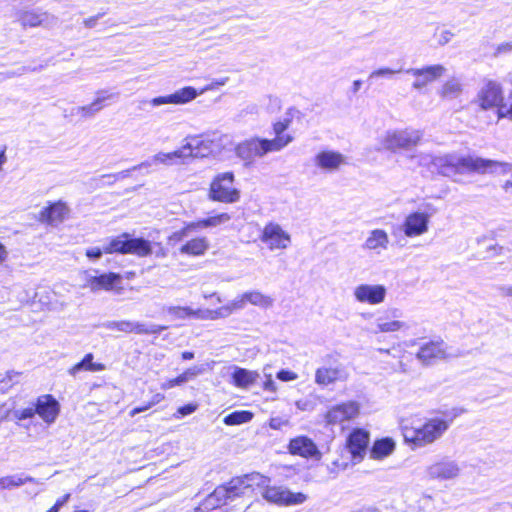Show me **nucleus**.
<instances>
[{
    "instance_id": "obj_17",
    "label": "nucleus",
    "mask_w": 512,
    "mask_h": 512,
    "mask_svg": "<svg viewBox=\"0 0 512 512\" xmlns=\"http://www.w3.org/2000/svg\"><path fill=\"white\" fill-rule=\"evenodd\" d=\"M360 404L357 401H346L332 406L326 413L325 419L328 424H343L358 417Z\"/></svg>"
},
{
    "instance_id": "obj_5",
    "label": "nucleus",
    "mask_w": 512,
    "mask_h": 512,
    "mask_svg": "<svg viewBox=\"0 0 512 512\" xmlns=\"http://www.w3.org/2000/svg\"><path fill=\"white\" fill-rule=\"evenodd\" d=\"M281 140L269 141V139L254 137L247 139L236 146V154L246 164L253 163L257 158H262L268 153L281 151Z\"/></svg>"
},
{
    "instance_id": "obj_6",
    "label": "nucleus",
    "mask_w": 512,
    "mask_h": 512,
    "mask_svg": "<svg viewBox=\"0 0 512 512\" xmlns=\"http://www.w3.org/2000/svg\"><path fill=\"white\" fill-rule=\"evenodd\" d=\"M245 494L244 477L232 479L227 485L218 486L203 502V510H214L228 500Z\"/></svg>"
},
{
    "instance_id": "obj_54",
    "label": "nucleus",
    "mask_w": 512,
    "mask_h": 512,
    "mask_svg": "<svg viewBox=\"0 0 512 512\" xmlns=\"http://www.w3.org/2000/svg\"><path fill=\"white\" fill-rule=\"evenodd\" d=\"M511 51H512V43L511 42H504V43L499 44L495 48L494 54L496 56H498V55H502V54H508Z\"/></svg>"
},
{
    "instance_id": "obj_14",
    "label": "nucleus",
    "mask_w": 512,
    "mask_h": 512,
    "mask_svg": "<svg viewBox=\"0 0 512 512\" xmlns=\"http://www.w3.org/2000/svg\"><path fill=\"white\" fill-rule=\"evenodd\" d=\"M353 297L361 304L380 305L387 297V288L382 284L362 283L353 289Z\"/></svg>"
},
{
    "instance_id": "obj_10",
    "label": "nucleus",
    "mask_w": 512,
    "mask_h": 512,
    "mask_svg": "<svg viewBox=\"0 0 512 512\" xmlns=\"http://www.w3.org/2000/svg\"><path fill=\"white\" fill-rule=\"evenodd\" d=\"M431 217L432 213L424 211L409 213L399 229L408 238L420 237L428 232Z\"/></svg>"
},
{
    "instance_id": "obj_30",
    "label": "nucleus",
    "mask_w": 512,
    "mask_h": 512,
    "mask_svg": "<svg viewBox=\"0 0 512 512\" xmlns=\"http://www.w3.org/2000/svg\"><path fill=\"white\" fill-rule=\"evenodd\" d=\"M93 358L94 356L92 353L86 354L79 363L73 365L68 370V373L75 377L81 371L98 372L105 370V365L102 363H94Z\"/></svg>"
},
{
    "instance_id": "obj_11",
    "label": "nucleus",
    "mask_w": 512,
    "mask_h": 512,
    "mask_svg": "<svg viewBox=\"0 0 512 512\" xmlns=\"http://www.w3.org/2000/svg\"><path fill=\"white\" fill-rule=\"evenodd\" d=\"M349 372L344 364L335 361L330 365H323L315 370V383L320 387H328L336 382H345Z\"/></svg>"
},
{
    "instance_id": "obj_55",
    "label": "nucleus",
    "mask_w": 512,
    "mask_h": 512,
    "mask_svg": "<svg viewBox=\"0 0 512 512\" xmlns=\"http://www.w3.org/2000/svg\"><path fill=\"white\" fill-rule=\"evenodd\" d=\"M227 80H228L227 77H223V78H220V79L213 80L209 85H207L204 89H202L200 91V94L203 93L206 90H213V89H216V88H218L220 86L225 85Z\"/></svg>"
},
{
    "instance_id": "obj_20",
    "label": "nucleus",
    "mask_w": 512,
    "mask_h": 512,
    "mask_svg": "<svg viewBox=\"0 0 512 512\" xmlns=\"http://www.w3.org/2000/svg\"><path fill=\"white\" fill-rule=\"evenodd\" d=\"M120 283L121 276L116 273H104L99 276L86 274L84 287L89 288L92 292L110 291L117 288Z\"/></svg>"
},
{
    "instance_id": "obj_12",
    "label": "nucleus",
    "mask_w": 512,
    "mask_h": 512,
    "mask_svg": "<svg viewBox=\"0 0 512 512\" xmlns=\"http://www.w3.org/2000/svg\"><path fill=\"white\" fill-rule=\"evenodd\" d=\"M108 330L119 331L123 333H135L143 335L160 334L167 329V326L158 324H146L130 320L108 321L104 324Z\"/></svg>"
},
{
    "instance_id": "obj_53",
    "label": "nucleus",
    "mask_w": 512,
    "mask_h": 512,
    "mask_svg": "<svg viewBox=\"0 0 512 512\" xmlns=\"http://www.w3.org/2000/svg\"><path fill=\"white\" fill-rule=\"evenodd\" d=\"M104 252V245L102 248L99 247H91L86 250V256L91 259H99Z\"/></svg>"
},
{
    "instance_id": "obj_13",
    "label": "nucleus",
    "mask_w": 512,
    "mask_h": 512,
    "mask_svg": "<svg viewBox=\"0 0 512 512\" xmlns=\"http://www.w3.org/2000/svg\"><path fill=\"white\" fill-rule=\"evenodd\" d=\"M425 474L430 480L450 481L454 480L461 474L459 464L449 458H442L425 469Z\"/></svg>"
},
{
    "instance_id": "obj_36",
    "label": "nucleus",
    "mask_w": 512,
    "mask_h": 512,
    "mask_svg": "<svg viewBox=\"0 0 512 512\" xmlns=\"http://www.w3.org/2000/svg\"><path fill=\"white\" fill-rule=\"evenodd\" d=\"M442 74V66H427L424 69L421 70H415L414 75H416L418 78L414 85L416 87H420L424 85L428 81H432Z\"/></svg>"
},
{
    "instance_id": "obj_24",
    "label": "nucleus",
    "mask_w": 512,
    "mask_h": 512,
    "mask_svg": "<svg viewBox=\"0 0 512 512\" xmlns=\"http://www.w3.org/2000/svg\"><path fill=\"white\" fill-rule=\"evenodd\" d=\"M70 209L62 201L55 202L40 212L39 220L52 226L62 223L69 215Z\"/></svg>"
},
{
    "instance_id": "obj_34",
    "label": "nucleus",
    "mask_w": 512,
    "mask_h": 512,
    "mask_svg": "<svg viewBox=\"0 0 512 512\" xmlns=\"http://www.w3.org/2000/svg\"><path fill=\"white\" fill-rule=\"evenodd\" d=\"M407 328V324L400 320H389L387 318L380 317L376 320L374 333H392L404 330Z\"/></svg>"
},
{
    "instance_id": "obj_49",
    "label": "nucleus",
    "mask_w": 512,
    "mask_h": 512,
    "mask_svg": "<svg viewBox=\"0 0 512 512\" xmlns=\"http://www.w3.org/2000/svg\"><path fill=\"white\" fill-rule=\"evenodd\" d=\"M289 425V420L282 417H273L269 421V427L274 430H279Z\"/></svg>"
},
{
    "instance_id": "obj_16",
    "label": "nucleus",
    "mask_w": 512,
    "mask_h": 512,
    "mask_svg": "<svg viewBox=\"0 0 512 512\" xmlns=\"http://www.w3.org/2000/svg\"><path fill=\"white\" fill-rule=\"evenodd\" d=\"M478 102L484 110L498 108V117L500 118V108L506 105L500 84L494 81L485 83L478 93Z\"/></svg>"
},
{
    "instance_id": "obj_43",
    "label": "nucleus",
    "mask_w": 512,
    "mask_h": 512,
    "mask_svg": "<svg viewBox=\"0 0 512 512\" xmlns=\"http://www.w3.org/2000/svg\"><path fill=\"white\" fill-rule=\"evenodd\" d=\"M462 92V84L457 79L447 81L442 88V95L447 98H456Z\"/></svg>"
},
{
    "instance_id": "obj_21",
    "label": "nucleus",
    "mask_w": 512,
    "mask_h": 512,
    "mask_svg": "<svg viewBox=\"0 0 512 512\" xmlns=\"http://www.w3.org/2000/svg\"><path fill=\"white\" fill-rule=\"evenodd\" d=\"M390 246V237L384 229L376 228L370 230L362 244L365 251L380 255Z\"/></svg>"
},
{
    "instance_id": "obj_8",
    "label": "nucleus",
    "mask_w": 512,
    "mask_h": 512,
    "mask_svg": "<svg viewBox=\"0 0 512 512\" xmlns=\"http://www.w3.org/2000/svg\"><path fill=\"white\" fill-rule=\"evenodd\" d=\"M422 138L419 130L404 129L388 131L381 138V148L395 152L399 149H411L416 146Z\"/></svg>"
},
{
    "instance_id": "obj_38",
    "label": "nucleus",
    "mask_w": 512,
    "mask_h": 512,
    "mask_svg": "<svg viewBox=\"0 0 512 512\" xmlns=\"http://www.w3.org/2000/svg\"><path fill=\"white\" fill-rule=\"evenodd\" d=\"M395 448V443L391 439H382L379 441H376L372 450H371V456L374 459H381L388 455H390Z\"/></svg>"
},
{
    "instance_id": "obj_59",
    "label": "nucleus",
    "mask_w": 512,
    "mask_h": 512,
    "mask_svg": "<svg viewBox=\"0 0 512 512\" xmlns=\"http://www.w3.org/2000/svg\"><path fill=\"white\" fill-rule=\"evenodd\" d=\"M100 18V15L92 16L84 20V26L86 28H93L96 24L98 19Z\"/></svg>"
},
{
    "instance_id": "obj_4",
    "label": "nucleus",
    "mask_w": 512,
    "mask_h": 512,
    "mask_svg": "<svg viewBox=\"0 0 512 512\" xmlns=\"http://www.w3.org/2000/svg\"><path fill=\"white\" fill-rule=\"evenodd\" d=\"M451 421L441 418H428L419 426H405L403 436L414 448H422L439 440L449 429Z\"/></svg>"
},
{
    "instance_id": "obj_15",
    "label": "nucleus",
    "mask_w": 512,
    "mask_h": 512,
    "mask_svg": "<svg viewBox=\"0 0 512 512\" xmlns=\"http://www.w3.org/2000/svg\"><path fill=\"white\" fill-rule=\"evenodd\" d=\"M313 163L323 173H335L347 164V157L339 151L324 149L315 154Z\"/></svg>"
},
{
    "instance_id": "obj_37",
    "label": "nucleus",
    "mask_w": 512,
    "mask_h": 512,
    "mask_svg": "<svg viewBox=\"0 0 512 512\" xmlns=\"http://www.w3.org/2000/svg\"><path fill=\"white\" fill-rule=\"evenodd\" d=\"M128 234H122L116 238L110 239L104 243V252L107 254L127 252Z\"/></svg>"
},
{
    "instance_id": "obj_19",
    "label": "nucleus",
    "mask_w": 512,
    "mask_h": 512,
    "mask_svg": "<svg viewBox=\"0 0 512 512\" xmlns=\"http://www.w3.org/2000/svg\"><path fill=\"white\" fill-rule=\"evenodd\" d=\"M288 451L292 455L301 456L303 458H314L319 460L322 456L316 444L307 436H297L290 440Z\"/></svg>"
},
{
    "instance_id": "obj_64",
    "label": "nucleus",
    "mask_w": 512,
    "mask_h": 512,
    "mask_svg": "<svg viewBox=\"0 0 512 512\" xmlns=\"http://www.w3.org/2000/svg\"><path fill=\"white\" fill-rule=\"evenodd\" d=\"M188 381H190V380H189V378L185 375V373H184V372H183V373H181L179 376H177V377L175 378V382H176V384H177L178 386H181V385H183V384L187 383Z\"/></svg>"
},
{
    "instance_id": "obj_1",
    "label": "nucleus",
    "mask_w": 512,
    "mask_h": 512,
    "mask_svg": "<svg viewBox=\"0 0 512 512\" xmlns=\"http://www.w3.org/2000/svg\"><path fill=\"white\" fill-rule=\"evenodd\" d=\"M421 165H432L437 171L447 177L466 172L476 173H497L506 174L511 170L508 163L483 159L473 156H458L456 154H446L433 157L431 155L420 156Z\"/></svg>"
},
{
    "instance_id": "obj_52",
    "label": "nucleus",
    "mask_w": 512,
    "mask_h": 512,
    "mask_svg": "<svg viewBox=\"0 0 512 512\" xmlns=\"http://www.w3.org/2000/svg\"><path fill=\"white\" fill-rule=\"evenodd\" d=\"M265 377H266V380L263 383V389L265 391L272 392V393L277 392L278 387H277L276 383L274 382V380L272 379V375L268 374V375H265Z\"/></svg>"
},
{
    "instance_id": "obj_45",
    "label": "nucleus",
    "mask_w": 512,
    "mask_h": 512,
    "mask_svg": "<svg viewBox=\"0 0 512 512\" xmlns=\"http://www.w3.org/2000/svg\"><path fill=\"white\" fill-rule=\"evenodd\" d=\"M23 26L35 27L42 23V18L36 13L28 12L21 17Z\"/></svg>"
},
{
    "instance_id": "obj_18",
    "label": "nucleus",
    "mask_w": 512,
    "mask_h": 512,
    "mask_svg": "<svg viewBox=\"0 0 512 512\" xmlns=\"http://www.w3.org/2000/svg\"><path fill=\"white\" fill-rule=\"evenodd\" d=\"M450 354L447 352V346L442 340L426 342L420 346L416 358L423 365H431L438 360L446 359Z\"/></svg>"
},
{
    "instance_id": "obj_44",
    "label": "nucleus",
    "mask_w": 512,
    "mask_h": 512,
    "mask_svg": "<svg viewBox=\"0 0 512 512\" xmlns=\"http://www.w3.org/2000/svg\"><path fill=\"white\" fill-rule=\"evenodd\" d=\"M192 222L187 223L181 230H178L169 236L170 243H177L182 241L191 232L195 231V227H191Z\"/></svg>"
},
{
    "instance_id": "obj_61",
    "label": "nucleus",
    "mask_w": 512,
    "mask_h": 512,
    "mask_svg": "<svg viewBox=\"0 0 512 512\" xmlns=\"http://www.w3.org/2000/svg\"><path fill=\"white\" fill-rule=\"evenodd\" d=\"M175 386H178V385L175 382V378H173V379H169V380H166L163 383H161L160 387L163 390H169V389H172Z\"/></svg>"
},
{
    "instance_id": "obj_22",
    "label": "nucleus",
    "mask_w": 512,
    "mask_h": 512,
    "mask_svg": "<svg viewBox=\"0 0 512 512\" xmlns=\"http://www.w3.org/2000/svg\"><path fill=\"white\" fill-rule=\"evenodd\" d=\"M35 405V412L48 425L55 422L60 412V405L51 395L40 396Z\"/></svg>"
},
{
    "instance_id": "obj_41",
    "label": "nucleus",
    "mask_w": 512,
    "mask_h": 512,
    "mask_svg": "<svg viewBox=\"0 0 512 512\" xmlns=\"http://www.w3.org/2000/svg\"><path fill=\"white\" fill-rule=\"evenodd\" d=\"M414 508L420 512H434L436 510L435 499L432 495L423 493L416 501Z\"/></svg>"
},
{
    "instance_id": "obj_9",
    "label": "nucleus",
    "mask_w": 512,
    "mask_h": 512,
    "mask_svg": "<svg viewBox=\"0 0 512 512\" xmlns=\"http://www.w3.org/2000/svg\"><path fill=\"white\" fill-rule=\"evenodd\" d=\"M260 240L271 251L285 250L291 244V235L280 224L269 222L264 226Z\"/></svg>"
},
{
    "instance_id": "obj_40",
    "label": "nucleus",
    "mask_w": 512,
    "mask_h": 512,
    "mask_svg": "<svg viewBox=\"0 0 512 512\" xmlns=\"http://www.w3.org/2000/svg\"><path fill=\"white\" fill-rule=\"evenodd\" d=\"M253 418V414L249 411H235L224 418L226 425H239L249 422Z\"/></svg>"
},
{
    "instance_id": "obj_2",
    "label": "nucleus",
    "mask_w": 512,
    "mask_h": 512,
    "mask_svg": "<svg viewBox=\"0 0 512 512\" xmlns=\"http://www.w3.org/2000/svg\"><path fill=\"white\" fill-rule=\"evenodd\" d=\"M270 479L260 473H251L244 476L245 492L252 488H261V496L270 504L277 506H295L303 504L307 495L302 492H292L286 486L269 485Z\"/></svg>"
},
{
    "instance_id": "obj_23",
    "label": "nucleus",
    "mask_w": 512,
    "mask_h": 512,
    "mask_svg": "<svg viewBox=\"0 0 512 512\" xmlns=\"http://www.w3.org/2000/svg\"><path fill=\"white\" fill-rule=\"evenodd\" d=\"M165 312L174 320L196 319L207 321L210 320L209 309L197 308L190 306H168Z\"/></svg>"
},
{
    "instance_id": "obj_27",
    "label": "nucleus",
    "mask_w": 512,
    "mask_h": 512,
    "mask_svg": "<svg viewBox=\"0 0 512 512\" xmlns=\"http://www.w3.org/2000/svg\"><path fill=\"white\" fill-rule=\"evenodd\" d=\"M231 384L243 390L250 389L260 378L257 371L241 368L238 366L232 367Z\"/></svg>"
},
{
    "instance_id": "obj_28",
    "label": "nucleus",
    "mask_w": 512,
    "mask_h": 512,
    "mask_svg": "<svg viewBox=\"0 0 512 512\" xmlns=\"http://www.w3.org/2000/svg\"><path fill=\"white\" fill-rule=\"evenodd\" d=\"M368 433L363 430L353 431L348 438V448L354 458L361 457L368 444Z\"/></svg>"
},
{
    "instance_id": "obj_56",
    "label": "nucleus",
    "mask_w": 512,
    "mask_h": 512,
    "mask_svg": "<svg viewBox=\"0 0 512 512\" xmlns=\"http://www.w3.org/2000/svg\"><path fill=\"white\" fill-rule=\"evenodd\" d=\"M184 373L189 378V380H192L195 377H197L198 375H200L201 373H203V369L199 366H193V367L185 370Z\"/></svg>"
},
{
    "instance_id": "obj_51",
    "label": "nucleus",
    "mask_w": 512,
    "mask_h": 512,
    "mask_svg": "<svg viewBox=\"0 0 512 512\" xmlns=\"http://www.w3.org/2000/svg\"><path fill=\"white\" fill-rule=\"evenodd\" d=\"M400 72V70H397V71H394V70H391V69H388V68H385V69H379L377 71H374L370 74L369 76V80L372 81L374 80L375 78H379V77H388L390 76L391 74H394V73H398Z\"/></svg>"
},
{
    "instance_id": "obj_47",
    "label": "nucleus",
    "mask_w": 512,
    "mask_h": 512,
    "mask_svg": "<svg viewBox=\"0 0 512 512\" xmlns=\"http://www.w3.org/2000/svg\"><path fill=\"white\" fill-rule=\"evenodd\" d=\"M35 414V405L14 411V417L18 420L32 418Z\"/></svg>"
},
{
    "instance_id": "obj_62",
    "label": "nucleus",
    "mask_w": 512,
    "mask_h": 512,
    "mask_svg": "<svg viewBox=\"0 0 512 512\" xmlns=\"http://www.w3.org/2000/svg\"><path fill=\"white\" fill-rule=\"evenodd\" d=\"M69 498L70 494H66L62 498L58 499L53 506L57 507V510L59 511V509L69 500Z\"/></svg>"
},
{
    "instance_id": "obj_31",
    "label": "nucleus",
    "mask_w": 512,
    "mask_h": 512,
    "mask_svg": "<svg viewBox=\"0 0 512 512\" xmlns=\"http://www.w3.org/2000/svg\"><path fill=\"white\" fill-rule=\"evenodd\" d=\"M247 304L259 307L261 309H269L274 305V299L259 290L245 291Z\"/></svg>"
},
{
    "instance_id": "obj_63",
    "label": "nucleus",
    "mask_w": 512,
    "mask_h": 512,
    "mask_svg": "<svg viewBox=\"0 0 512 512\" xmlns=\"http://www.w3.org/2000/svg\"><path fill=\"white\" fill-rule=\"evenodd\" d=\"M188 381H190V380H189V378L185 375V373H184V372H183V373H181L179 376H177V377L175 378V382H176V384H177L178 386H181V385H183V384L187 383Z\"/></svg>"
},
{
    "instance_id": "obj_57",
    "label": "nucleus",
    "mask_w": 512,
    "mask_h": 512,
    "mask_svg": "<svg viewBox=\"0 0 512 512\" xmlns=\"http://www.w3.org/2000/svg\"><path fill=\"white\" fill-rule=\"evenodd\" d=\"M295 405L301 411H308L312 409V404L308 400H298Z\"/></svg>"
},
{
    "instance_id": "obj_33",
    "label": "nucleus",
    "mask_w": 512,
    "mask_h": 512,
    "mask_svg": "<svg viewBox=\"0 0 512 512\" xmlns=\"http://www.w3.org/2000/svg\"><path fill=\"white\" fill-rule=\"evenodd\" d=\"M231 219L230 214L228 213H220L214 216H210L205 219H200L192 222L191 227H195V230L205 229V228H214L221 226Z\"/></svg>"
},
{
    "instance_id": "obj_25",
    "label": "nucleus",
    "mask_w": 512,
    "mask_h": 512,
    "mask_svg": "<svg viewBox=\"0 0 512 512\" xmlns=\"http://www.w3.org/2000/svg\"><path fill=\"white\" fill-rule=\"evenodd\" d=\"M197 95H198V92L194 88L185 87L180 90H177L173 94L153 98L150 101V104L154 107L164 105V104L180 105V104H185V103L195 99L197 97Z\"/></svg>"
},
{
    "instance_id": "obj_58",
    "label": "nucleus",
    "mask_w": 512,
    "mask_h": 512,
    "mask_svg": "<svg viewBox=\"0 0 512 512\" xmlns=\"http://www.w3.org/2000/svg\"><path fill=\"white\" fill-rule=\"evenodd\" d=\"M9 252L7 247L0 242V265L5 263L8 260Z\"/></svg>"
},
{
    "instance_id": "obj_50",
    "label": "nucleus",
    "mask_w": 512,
    "mask_h": 512,
    "mask_svg": "<svg viewBox=\"0 0 512 512\" xmlns=\"http://www.w3.org/2000/svg\"><path fill=\"white\" fill-rule=\"evenodd\" d=\"M197 409V405L196 404H187L185 406H182V407H179L178 410H177V413L174 415V417L176 418H180L182 416H186V415H190L192 413H194Z\"/></svg>"
},
{
    "instance_id": "obj_39",
    "label": "nucleus",
    "mask_w": 512,
    "mask_h": 512,
    "mask_svg": "<svg viewBox=\"0 0 512 512\" xmlns=\"http://www.w3.org/2000/svg\"><path fill=\"white\" fill-rule=\"evenodd\" d=\"M112 95L107 97H98L95 101H93L90 105L87 106H79L73 109V112L76 115H82L83 117H91L98 111H100L103 107V102L106 99L111 98Z\"/></svg>"
},
{
    "instance_id": "obj_42",
    "label": "nucleus",
    "mask_w": 512,
    "mask_h": 512,
    "mask_svg": "<svg viewBox=\"0 0 512 512\" xmlns=\"http://www.w3.org/2000/svg\"><path fill=\"white\" fill-rule=\"evenodd\" d=\"M455 34L451 29L445 27H437L433 34V39L438 46L447 45L452 41Z\"/></svg>"
},
{
    "instance_id": "obj_29",
    "label": "nucleus",
    "mask_w": 512,
    "mask_h": 512,
    "mask_svg": "<svg viewBox=\"0 0 512 512\" xmlns=\"http://www.w3.org/2000/svg\"><path fill=\"white\" fill-rule=\"evenodd\" d=\"M209 249V241L206 237H196L181 246V254L189 256H202Z\"/></svg>"
},
{
    "instance_id": "obj_46",
    "label": "nucleus",
    "mask_w": 512,
    "mask_h": 512,
    "mask_svg": "<svg viewBox=\"0 0 512 512\" xmlns=\"http://www.w3.org/2000/svg\"><path fill=\"white\" fill-rule=\"evenodd\" d=\"M24 484V480L16 476H7L0 479V489H8Z\"/></svg>"
},
{
    "instance_id": "obj_35",
    "label": "nucleus",
    "mask_w": 512,
    "mask_h": 512,
    "mask_svg": "<svg viewBox=\"0 0 512 512\" xmlns=\"http://www.w3.org/2000/svg\"><path fill=\"white\" fill-rule=\"evenodd\" d=\"M289 125L290 119L288 118L277 121L273 124V132L275 134V137L273 139H269V141H278V139L281 140V150L293 141L292 135L284 133L289 127Z\"/></svg>"
},
{
    "instance_id": "obj_32",
    "label": "nucleus",
    "mask_w": 512,
    "mask_h": 512,
    "mask_svg": "<svg viewBox=\"0 0 512 512\" xmlns=\"http://www.w3.org/2000/svg\"><path fill=\"white\" fill-rule=\"evenodd\" d=\"M152 253L151 244L142 238H129L127 241L126 254H134L139 257H146Z\"/></svg>"
},
{
    "instance_id": "obj_3",
    "label": "nucleus",
    "mask_w": 512,
    "mask_h": 512,
    "mask_svg": "<svg viewBox=\"0 0 512 512\" xmlns=\"http://www.w3.org/2000/svg\"><path fill=\"white\" fill-rule=\"evenodd\" d=\"M212 142L200 138H192L181 148L172 152H158L150 159L134 166L131 170L149 168L156 165L171 166L176 163V159H185L188 157H205L211 152Z\"/></svg>"
},
{
    "instance_id": "obj_60",
    "label": "nucleus",
    "mask_w": 512,
    "mask_h": 512,
    "mask_svg": "<svg viewBox=\"0 0 512 512\" xmlns=\"http://www.w3.org/2000/svg\"><path fill=\"white\" fill-rule=\"evenodd\" d=\"M504 192L512 197V173L510 178L502 185Z\"/></svg>"
},
{
    "instance_id": "obj_48",
    "label": "nucleus",
    "mask_w": 512,
    "mask_h": 512,
    "mask_svg": "<svg viewBox=\"0 0 512 512\" xmlns=\"http://www.w3.org/2000/svg\"><path fill=\"white\" fill-rule=\"evenodd\" d=\"M277 379H279L280 381H283V382H290V381H295L298 379V374L295 373L294 371H291V370H285V369H282L280 370L277 375H276Z\"/></svg>"
},
{
    "instance_id": "obj_7",
    "label": "nucleus",
    "mask_w": 512,
    "mask_h": 512,
    "mask_svg": "<svg viewBox=\"0 0 512 512\" xmlns=\"http://www.w3.org/2000/svg\"><path fill=\"white\" fill-rule=\"evenodd\" d=\"M209 199L222 203H235L240 198V191L234 187L232 172L220 173L212 180L209 188Z\"/></svg>"
},
{
    "instance_id": "obj_26",
    "label": "nucleus",
    "mask_w": 512,
    "mask_h": 512,
    "mask_svg": "<svg viewBox=\"0 0 512 512\" xmlns=\"http://www.w3.org/2000/svg\"><path fill=\"white\" fill-rule=\"evenodd\" d=\"M245 292L235 297L227 304L216 309H209L210 321L224 319L235 313L236 311L243 310L247 306Z\"/></svg>"
}]
</instances>
